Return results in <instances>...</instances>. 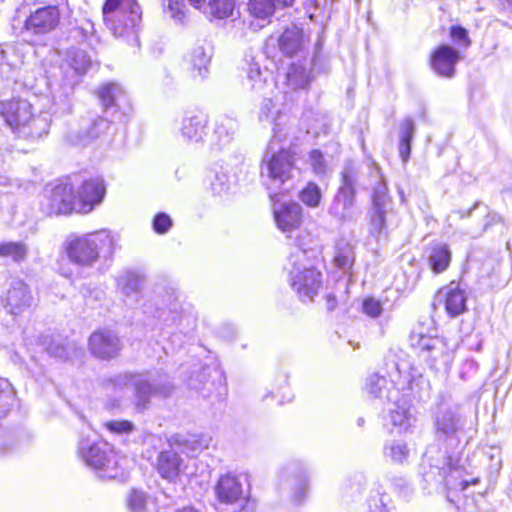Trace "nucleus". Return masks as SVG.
<instances>
[{"instance_id":"f8f14e48","label":"nucleus","mask_w":512,"mask_h":512,"mask_svg":"<svg viewBox=\"0 0 512 512\" xmlns=\"http://www.w3.org/2000/svg\"><path fill=\"white\" fill-rule=\"evenodd\" d=\"M76 194L71 183L59 182L47 185L40 201L41 211L48 215H69L76 213Z\"/></svg>"},{"instance_id":"7c9ffc66","label":"nucleus","mask_w":512,"mask_h":512,"mask_svg":"<svg viewBox=\"0 0 512 512\" xmlns=\"http://www.w3.org/2000/svg\"><path fill=\"white\" fill-rule=\"evenodd\" d=\"M406 382H395L394 380H387L384 376L377 373L370 375L366 382V391L375 398L386 399L388 390L393 388H400V392L405 389Z\"/></svg>"},{"instance_id":"a878e982","label":"nucleus","mask_w":512,"mask_h":512,"mask_svg":"<svg viewBox=\"0 0 512 512\" xmlns=\"http://www.w3.org/2000/svg\"><path fill=\"white\" fill-rule=\"evenodd\" d=\"M32 296L27 285L21 280H14L6 295V308L9 313L17 315L29 308L32 304Z\"/></svg>"},{"instance_id":"5701e85b","label":"nucleus","mask_w":512,"mask_h":512,"mask_svg":"<svg viewBox=\"0 0 512 512\" xmlns=\"http://www.w3.org/2000/svg\"><path fill=\"white\" fill-rule=\"evenodd\" d=\"M459 60V51L443 44L432 53L430 63L434 72L439 76L451 78L455 74V65Z\"/></svg>"},{"instance_id":"ea45409f","label":"nucleus","mask_w":512,"mask_h":512,"mask_svg":"<svg viewBox=\"0 0 512 512\" xmlns=\"http://www.w3.org/2000/svg\"><path fill=\"white\" fill-rule=\"evenodd\" d=\"M234 8L235 0H209L204 13L217 19H225L233 15Z\"/></svg>"},{"instance_id":"423d86ee","label":"nucleus","mask_w":512,"mask_h":512,"mask_svg":"<svg viewBox=\"0 0 512 512\" xmlns=\"http://www.w3.org/2000/svg\"><path fill=\"white\" fill-rule=\"evenodd\" d=\"M78 453L88 466L97 470L100 478L120 480L126 478L120 463L121 459L109 443L82 439L78 446Z\"/></svg>"},{"instance_id":"6e6d98bb","label":"nucleus","mask_w":512,"mask_h":512,"mask_svg":"<svg viewBox=\"0 0 512 512\" xmlns=\"http://www.w3.org/2000/svg\"><path fill=\"white\" fill-rule=\"evenodd\" d=\"M363 311L368 316L376 318L382 313V305L380 301L374 298H368L363 302Z\"/></svg>"},{"instance_id":"f3484780","label":"nucleus","mask_w":512,"mask_h":512,"mask_svg":"<svg viewBox=\"0 0 512 512\" xmlns=\"http://www.w3.org/2000/svg\"><path fill=\"white\" fill-rule=\"evenodd\" d=\"M75 194L76 213H90L104 199L106 194L104 180L101 177L87 179L80 185Z\"/></svg>"},{"instance_id":"9b49d317","label":"nucleus","mask_w":512,"mask_h":512,"mask_svg":"<svg viewBox=\"0 0 512 512\" xmlns=\"http://www.w3.org/2000/svg\"><path fill=\"white\" fill-rule=\"evenodd\" d=\"M280 142L277 139H272L268 144L262 160L261 173L273 182L283 184L293 177L295 159L289 150L278 145Z\"/></svg>"},{"instance_id":"79ce46f5","label":"nucleus","mask_w":512,"mask_h":512,"mask_svg":"<svg viewBox=\"0 0 512 512\" xmlns=\"http://www.w3.org/2000/svg\"><path fill=\"white\" fill-rule=\"evenodd\" d=\"M28 249L22 242H4L0 244V257L11 258L15 262L24 261Z\"/></svg>"},{"instance_id":"2eb2a0df","label":"nucleus","mask_w":512,"mask_h":512,"mask_svg":"<svg viewBox=\"0 0 512 512\" xmlns=\"http://www.w3.org/2000/svg\"><path fill=\"white\" fill-rule=\"evenodd\" d=\"M60 23V11L56 5H47L30 12L26 17L20 35L41 37L54 31Z\"/></svg>"},{"instance_id":"cd10ccee","label":"nucleus","mask_w":512,"mask_h":512,"mask_svg":"<svg viewBox=\"0 0 512 512\" xmlns=\"http://www.w3.org/2000/svg\"><path fill=\"white\" fill-rule=\"evenodd\" d=\"M212 438L206 434L175 435L171 438L170 444L175 445L181 452L190 456H196L207 449Z\"/></svg>"},{"instance_id":"6ab92c4d","label":"nucleus","mask_w":512,"mask_h":512,"mask_svg":"<svg viewBox=\"0 0 512 512\" xmlns=\"http://www.w3.org/2000/svg\"><path fill=\"white\" fill-rule=\"evenodd\" d=\"M97 95L105 113L108 114L114 109L112 116L122 120L126 110L129 109V101L122 87L116 83H106L98 89Z\"/></svg>"},{"instance_id":"393cba45","label":"nucleus","mask_w":512,"mask_h":512,"mask_svg":"<svg viewBox=\"0 0 512 512\" xmlns=\"http://www.w3.org/2000/svg\"><path fill=\"white\" fill-rule=\"evenodd\" d=\"M174 446L171 444L169 449L161 451L156 464L161 477L169 481H175L184 470V460Z\"/></svg>"},{"instance_id":"0e129e2a","label":"nucleus","mask_w":512,"mask_h":512,"mask_svg":"<svg viewBox=\"0 0 512 512\" xmlns=\"http://www.w3.org/2000/svg\"><path fill=\"white\" fill-rule=\"evenodd\" d=\"M357 423H358V426H362L363 423H364V419L363 418H359Z\"/></svg>"},{"instance_id":"a18cd8bd","label":"nucleus","mask_w":512,"mask_h":512,"mask_svg":"<svg viewBox=\"0 0 512 512\" xmlns=\"http://www.w3.org/2000/svg\"><path fill=\"white\" fill-rule=\"evenodd\" d=\"M164 11L177 22H182L185 17V5L183 0H163Z\"/></svg>"},{"instance_id":"0eeeda50","label":"nucleus","mask_w":512,"mask_h":512,"mask_svg":"<svg viewBox=\"0 0 512 512\" xmlns=\"http://www.w3.org/2000/svg\"><path fill=\"white\" fill-rule=\"evenodd\" d=\"M296 250L289 256L292 265L290 282L294 291L302 301L312 300L322 287V275L312 266L305 264L307 251L303 248L304 242L297 236Z\"/></svg>"},{"instance_id":"4c0bfd02","label":"nucleus","mask_w":512,"mask_h":512,"mask_svg":"<svg viewBox=\"0 0 512 512\" xmlns=\"http://www.w3.org/2000/svg\"><path fill=\"white\" fill-rule=\"evenodd\" d=\"M451 262V251L446 244H436L429 255V264L435 273L445 271Z\"/></svg>"},{"instance_id":"bf43d9fd","label":"nucleus","mask_w":512,"mask_h":512,"mask_svg":"<svg viewBox=\"0 0 512 512\" xmlns=\"http://www.w3.org/2000/svg\"><path fill=\"white\" fill-rule=\"evenodd\" d=\"M78 29L86 37L94 33V24L90 20H85Z\"/></svg>"},{"instance_id":"e433bc0d","label":"nucleus","mask_w":512,"mask_h":512,"mask_svg":"<svg viewBox=\"0 0 512 512\" xmlns=\"http://www.w3.org/2000/svg\"><path fill=\"white\" fill-rule=\"evenodd\" d=\"M211 57L212 49L208 44L197 45L190 53V62L201 78L205 77L208 72Z\"/></svg>"},{"instance_id":"4d7b16f0","label":"nucleus","mask_w":512,"mask_h":512,"mask_svg":"<svg viewBox=\"0 0 512 512\" xmlns=\"http://www.w3.org/2000/svg\"><path fill=\"white\" fill-rule=\"evenodd\" d=\"M307 495V482L302 479L297 484L294 493H293V501L297 504L301 503Z\"/></svg>"},{"instance_id":"58836bf2","label":"nucleus","mask_w":512,"mask_h":512,"mask_svg":"<svg viewBox=\"0 0 512 512\" xmlns=\"http://www.w3.org/2000/svg\"><path fill=\"white\" fill-rule=\"evenodd\" d=\"M383 454L385 458L390 461L402 464L407 461L410 450L406 442L402 440H391L384 445Z\"/></svg>"},{"instance_id":"8fccbe9b","label":"nucleus","mask_w":512,"mask_h":512,"mask_svg":"<svg viewBox=\"0 0 512 512\" xmlns=\"http://www.w3.org/2000/svg\"><path fill=\"white\" fill-rule=\"evenodd\" d=\"M104 426L116 434H127L134 430V424L128 420H111L107 421Z\"/></svg>"},{"instance_id":"412c9836","label":"nucleus","mask_w":512,"mask_h":512,"mask_svg":"<svg viewBox=\"0 0 512 512\" xmlns=\"http://www.w3.org/2000/svg\"><path fill=\"white\" fill-rule=\"evenodd\" d=\"M237 129L236 118L228 115L219 116L214 122L213 132L208 139L211 151L220 152L227 149L232 144Z\"/></svg>"},{"instance_id":"f03ea898","label":"nucleus","mask_w":512,"mask_h":512,"mask_svg":"<svg viewBox=\"0 0 512 512\" xmlns=\"http://www.w3.org/2000/svg\"><path fill=\"white\" fill-rule=\"evenodd\" d=\"M64 248L70 262L91 268L100 260L110 261L113 258L118 248V237L109 230L71 235Z\"/></svg>"},{"instance_id":"473e14b6","label":"nucleus","mask_w":512,"mask_h":512,"mask_svg":"<svg viewBox=\"0 0 512 512\" xmlns=\"http://www.w3.org/2000/svg\"><path fill=\"white\" fill-rule=\"evenodd\" d=\"M236 183L234 176L229 175L226 168L215 165L210 171V187L215 195L221 196L229 192Z\"/></svg>"},{"instance_id":"e2e57ef3","label":"nucleus","mask_w":512,"mask_h":512,"mask_svg":"<svg viewBox=\"0 0 512 512\" xmlns=\"http://www.w3.org/2000/svg\"><path fill=\"white\" fill-rule=\"evenodd\" d=\"M176 512H199L193 507H184L182 509L177 510Z\"/></svg>"},{"instance_id":"a19ab883","label":"nucleus","mask_w":512,"mask_h":512,"mask_svg":"<svg viewBox=\"0 0 512 512\" xmlns=\"http://www.w3.org/2000/svg\"><path fill=\"white\" fill-rule=\"evenodd\" d=\"M310 78L303 65L293 64L286 75V84L292 89H304L309 84Z\"/></svg>"},{"instance_id":"ddd939ff","label":"nucleus","mask_w":512,"mask_h":512,"mask_svg":"<svg viewBox=\"0 0 512 512\" xmlns=\"http://www.w3.org/2000/svg\"><path fill=\"white\" fill-rule=\"evenodd\" d=\"M387 401L391 404L388 409L387 423L397 433L410 432L416 423V416L412 405L400 388L388 390Z\"/></svg>"},{"instance_id":"052dcab7","label":"nucleus","mask_w":512,"mask_h":512,"mask_svg":"<svg viewBox=\"0 0 512 512\" xmlns=\"http://www.w3.org/2000/svg\"><path fill=\"white\" fill-rule=\"evenodd\" d=\"M51 0H23L20 8H18V12L24 10L27 6L37 5V4H49Z\"/></svg>"},{"instance_id":"f257e3e1","label":"nucleus","mask_w":512,"mask_h":512,"mask_svg":"<svg viewBox=\"0 0 512 512\" xmlns=\"http://www.w3.org/2000/svg\"><path fill=\"white\" fill-rule=\"evenodd\" d=\"M100 385L107 396L113 397L106 404L107 408L110 410L120 407L121 394L129 385L134 386V405L138 411H143L148 407L152 396H167L172 391V386L167 381L166 376L156 380L150 373H120L103 378Z\"/></svg>"},{"instance_id":"49530a36","label":"nucleus","mask_w":512,"mask_h":512,"mask_svg":"<svg viewBox=\"0 0 512 512\" xmlns=\"http://www.w3.org/2000/svg\"><path fill=\"white\" fill-rule=\"evenodd\" d=\"M390 502V498L387 495L377 493L369 499L368 512H392Z\"/></svg>"},{"instance_id":"603ef678","label":"nucleus","mask_w":512,"mask_h":512,"mask_svg":"<svg viewBox=\"0 0 512 512\" xmlns=\"http://www.w3.org/2000/svg\"><path fill=\"white\" fill-rule=\"evenodd\" d=\"M128 506L133 512H140L143 510L146 497L143 492L138 490H132L128 496Z\"/></svg>"},{"instance_id":"b1692460","label":"nucleus","mask_w":512,"mask_h":512,"mask_svg":"<svg viewBox=\"0 0 512 512\" xmlns=\"http://www.w3.org/2000/svg\"><path fill=\"white\" fill-rule=\"evenodd\" d=\"M274 218L278 229L287 237L297 231L302 224V207L298 203H287L274 208Z\"/></svg>"},{"instance_id":"bb28decb","label":"nucleus","mask_w":512,"mask_h":512,"mask_svg":"<svg viewBox=\"0 0 512 512\" xmlns=\"http://www.w3.org/2000/svg\"><path fill=\"white\" fill-rule=\"evenodd\" d=\"M438 297L444 299L445 309L450 316H458L466 310V293L460 283L451 282L438 292Z\"/></svg>"},{"instance_id":"4be33fe9","label":"nucleus","mask_w":512,"mask_h":512,"mask_svg":"<svg viewBox=\"0 0 512 512\" xmlns=\"http://www.w3.org/2000/svg\"><path fill=\"white\" fill-rule=\"evenodd\" d=\"M89 348L93 355L101 359H111L119 354V337L109 330L94 332L89 338Z\"/></svg>"},{"instance_id":"680f3d73","label":"nucleus","mask_w":512,"mask_h":512,"mask_svg":"<svg viewBox=\"0 0 512 512\" xmlns=\"http://www.w3.org/2000/svg\"><path fill=\"white\" fill-rule=\"evenodd\" d=\"M190 4L193 5L195 8H200L203 3H204V0H189Z\"/></svg>"},{"instance_id":"f704fd0d","label":"nucleus","mask_w":512,"mask_h":512,"mask_svg":"<svg viewBox=\"0 0 512 512\" xmlns=\"http://www.w3.org/2000/svg\"><path fill=\"white\" fill-rule=\"evenodd\" d=\"M281 50L288 56H293L303 46V33L297 27L286 29L279 38Z\"/></svg>"},{"instance_id":"2f4dec72","label":"nucleus","mask_w":512,"mask_h":512,"mask_svg":"<svg viewBox=\"0 0 512 512\" xmlns=\"http://www.w3.org/2000/svg\"><path fill=\"white\" fill-rule=\"evenodd\" d=\"M294 0H249L248 11L258 19H268L277 8L289 7Z\"/></svg>"},{"instance_id":"1a4fd4ad","label":"nucleus","mask_w":512,"mask_h":512,"mask_svg":"<svg viewBox=\"0 0 512 512\" xmlns=\"http://www.w3.org/2000/svg\"><path fill=\"white\" fill-rule=\"evenodd\" d=\"M411 345L418 357L435 371L447 372L454 360L455 347L442 337L412 335Z\"/></svg>"},{"instance_id":"9d476101","label":"nucleus","mask_w":512,"mask_h":512,"mask_svg":"<svg viewBox=\"0 0 512 512\" xmlns=\"http://www.w3.org/2000/svg\"><path fill=\"white\" fill-rule=\"evenodd\" d=\"M378 182L373 187L372 207L368 213L370 222V233L380 236L388 227L389 216L394 214L391 197L388 194V187L380 169L375 167L372 171Z\"/></svg>"},{"instance_id":"a211bd4d","label":"nucleus","mask_w":512,"mask_h":512,"mask_svg":"<svg viewBox=\"0 0 512 512\" xmlns=\"http://www.w3.org/2000/svg\"><path fill=\"white\" fill-rule=\"evenodd\" d=\"M208 130L209 118L202 112H188L181 119L179 133L187 144H203Z\"/></svg>"},{"instance_id":"3c124183","label":"nucleus","mask_w":512,"mask_h":512,"mask_svg":"<svg viewBox=\"0 0 512 512\" xmlns=\"http://www.w3.org/2000/svg\"><path fill=\"white\" fill-rule=\"evenodd\" d=\"M110 122L105 118H97L94 120L87 131L86 138L94 139L99 137L101 134L105 133L108 129H110Z\"/></svg>"},{"instance_id":"20e7f679","label":"nucleus","mask_w":512,"mask_h":512,"mask_svg":"<svg viewBox=\"0 0 512 512\" xmlns=\"http://www.w3.org/2000/svg\"><path fill=\"white\" fill-rule=\"evenodd\" d=\"M433 424L436 440L445 448L441 452L433 446L434 457L452 456L450 452L458 448L466 426V418L460 407L452 404L439 405L433 414Z\"/></svg>"},{"instance_id":"c03bdc74","label":"nucleus","mask_w":512,"mask_h":512,"mask_svg":"<svg viewBox=\"0 0 512 512\" xmlns=\"http://www.w3.org/2000/svg\"><path fill=\"white\" fill-rule=\"evenodd\" d=\"M300 199L309 207H317L321 200L320 188L314 183H308L307 186L301 191Z\"/></svg>"},{"instance_id":"13d9d810","label":"nucleus","mask_w":512,"mask_h":512,"mask_svg":"<svg viewBox=\"0 0 512 512\" xmlns=\"http://www.w3.org/2000/svg\"><path fill=\"white\" fill-rule=\"evenodd\" d=\"M49 353L54 355L55 357L61 359H68L70 357L69 352L66 347L60 345H51L48 349Z\"/></svg>"},{"instance_id":"aec40b11","label":"nucleus","mask_w":512,"mask_h":512,"mask_svg":"<svg viewBox=\"0 0 512 512\" xmlns=\"http://www.w3.org/2000/svg\"><path fill=\"white\" fill-rule=\"evenodd\" d=\"M259 120L273 124L272 139H277L278 141L287 139L289 118L286 114L282 113L279 105L273 99L265 98L262 101L259 110Z\"/></svg>"},{"instance_id":"39448f33","label":"nucleus","mask_w":512,"mask_h":512,"mask_svg":"<svg viewBox=\"0 0 512 512\" xmlns=\"http://www.w3.org/2000/svg\"><path fill=\"white\" fill-rule=\"evenodd\" d=\"M0 113L5 122L23 136L39 138L48 132L49 121L47 116H34L32 105L27 100L14 99L2 102Z\"/></svg>"},{"instance_id":"c756f323","label":"nucleus","mask_w":512,"mask_h":512,"mask_svg":"<svg viewBox=\"0 0 512 512\" xmlns=\"http://www.w3.org/2000/svg\"><path fill=\"white\" fill-rule=\"evenodd\" d=\"M246 78L250 89L257 93H264L266 88L273 86L270 71L262 69L254 60L247 64Z\"/></svg>"},{"instance_id":"6e6552de","label":"nucleus","mask_w":512,"mask_h":512,"mask_svg":"<svg viewBox=\"0 0 512 512\" xmlns=\"http://www.w3.org/2000/svg\"><path fill=\"white\" fill-rule=\"evenodd\" d=\"M358 170L352 164L341 172V184L331 202L328 213L340 224L356 222L360 212L356 207Z\"/></svg>"},{"instance_id":"de8ad7c7","label":"nucleus","mask_w":512,"mask_h":512,"mask_svg":"<svg viewBox=\"0 0 512 512\" xmlns=\"http://www.w3.org/2000/svg\"><path fill=\"white\" fill-rule=\"evenodd\" d=\"M10 383L5 378H0V417L5 415L12 400Z\"/></svg>"},{"instance_id":"4468645a","label":"nucleus","mask_w":512,"mask_h":512,"mask_svg":"<svg viewBox=\"0 0 512 512\" xmlns=\"http://www.w3.org/2000/svg\"><path fill=\"white\" fill-rule=\"evenodd\" d=\"M435 448L427 449L426 457L431 468L438 470L446 486L452 489L466 490L470 485L479 483V478L471 480L462 479L463 471L459 465V459L453 456L434 457Z\"/></svg>"},{"instance_id":"69168bd1","label":"nucleus","mask_w":512,"mask_h":512,"mask_svg":"<svg viewBox=\"0 0 512 512\" xmlns=\"http://www.w3.org/2000/svg\"><path fill=\"white\" fill-rule=\"evenodd\" d=\"M328 303H329V308H331V307H332V305H334V303H333V302H331L330 298L328 299Z\"/></svg>"},{"instance_id":"7ed1b4c3","label":"nucleus","mask_w":512,"mask_h":512,"mask_svg":"<svg viewBox=\"0 0 512 512\" xmlns=\"http://www.w3.org/2000/svg\"><path fill=\"white\" fill-rule=\"evenodd\" d=\"M106 27L116 38L137 42L142 10L137 0H106L103 8Z\"/></svg>"},{"instance_id":"c9c22d12","label":"nucleus","mask_w":512,"mask_h":512,"mask_svg":"<svg viewBox=\"0 0 512 512\" xmlns=\"http://www.w3.org/2000/svg\"><path fill=\"white\" fill-rule=\"evenodd\" d=\"M415 134V124L410 117L405 118L400 124L399 154L403 162H407L411 151V141Z\"/></svg>"},{"instance_id":"72a5a7b5","label":"nucleus","mask_w":512,"mask_h":512,"mask_svg":"<svg viewBox=\"0 0 512 512\" xmlns=\"http://www.w3.org/2000/svg\"><path fill=\"white\" fill-rule=\"evenodd\" d=\"M144 279L141 275L134 272H124L118 278V288L121 293L128 298L137 299L141 292Z\"/></svg>"},{"instance_id":"dca6fc26","label":"nucleus","mask_w":512,"mask_h":512,"mask_svg":"<svg viewBox=\"0 0 512 512\" xmlns=\"http://www.w3.org/2000/svg\"><path fill=\"white\" fill-rule=\"evenodd\" d=\"M91 61L87 53L79 49L67 51L65 59L59 69L61 72V85L64 94L67 95L79 82L81 76L90 67Z\"/></svg>"},{"instance_id":"09e8293b","label":"nucleus","mask_w":512,"mask_h":512,"mask_svg":"<svg viewBox=\"0 0 512 512\" xmlns=\"http://www.w3.org/2000/svg\"><path fill=\"white\" fill-rule=\"evenodd\" d=\"M309 163L314 173L324 175L327 170V164L323 154L319 150H312L309 153Z\"/></svg>"},{"instance_id":"37998d69","label":"nucleus","mask_w":512,"mask_h":512,"mask_svg":"<svg viewBox=\"0 0 512 512\" xmlns=\"http://www.w3.org/2000/svg\"><path fill=\"white\" fill-rule=\"evenodd\" d=\"M334 260L339 268L343 270L350 268L354 262V250L352 245L349 243L338 244Z\"/></svg>"},{"instance_id":"5fc2aeb1","label":"nucleus","mask_w":512,"mask_h":512,"mask_svg":"<svg viewBox=\"0 0 512 512\" xmlns=\"http://www.w3.org/2000/svg\"><path fill=\"white\" fill-rule=\"evenodd\" d=\"M172 226L171 218L165 213H158L153 219V229L158 234H165Z\"/></svg>"},{"instance_id":"864d4df0","label":"nucleus","mask_w":512,"mask_h":512,"mask_svg":"<svg viewBox=\"0 0 512 512\" xmlns=\"http://www.w3.org/2000/svg\"><path fill=\"white\" fill-rule=\"evenodd\" d=\"M450 37L461 47L467 48L470 46L467 30L461 26H452L450 28Z\"/></svg>"},{"instance_id":"338daca9","label":"nucleus","mask_w":512,"mask_h":512,"mask_svg":"<svg viewBox=\"0 0 512 512\" xmlns=\"http://www.w3.org/2000/svg\"><path fill=\"white\" fill-rule=\"evenodd\" d=\"M475 207H476V205H475V206H474L470 211H468V215H470V214H471V211H472Z\"/></svg>"},{"instance_id":"c85d7f7f","label":"nucleus","mask_w":512,"mask_h":512,"mask_svg":"<svg viewBox=\"0 0 512 512\" xmlns=\"http://www.w3.org/2000/svg\"><path fill=\"white\" fill-rule=\"evenodd\" d=\"M217 498L223 503H235L243 498L242 485L238 478L232 474L223 475L216 487Z\"/></svg>"}]
</instances>
